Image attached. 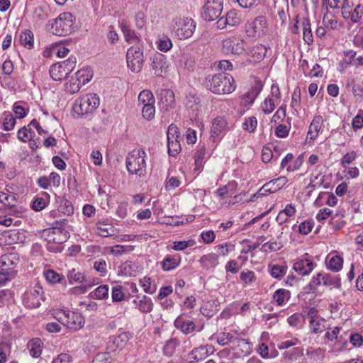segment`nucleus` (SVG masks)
Returning a JSON list of instances; mask_svg holds the SVG:
<instances>
[{
	"label": "nucleus",
	"mask_w": 363,
	"mask_h": 363,
	"mask_svg": "<svg viewBox=\"0 0 363 363\" xmlns=\"http://www.w3.org/2000/svg\"><path fill=\"white\" fill-rule=\"evenodd\" d=\"M323 123V118L321 116H315L312 120L308 131L307 133V139L309 138L311 141H313L318 136Z\"/></svg>",
	"instance_id": "a211bd4d"
},
{
	"label": "nucleus",
	"mask_w": 363,
	"mask_h": 363,
	"mask_svg": "<svg viewBox=\"0 0 363 363\" xmlns=\"http://www.w3.org/2000/svg\"><path fill=\"white\" fill-rule=\"evenodd\" d=\"M74 16L69 12H65L55 19L49 21L46 25V29L53 35L65 36L73 30Z\"/></svg>",
	"instance_id": "f03ea898"
},
{
	"label": "nucleus",
	"mask_w": 363,
	"mask_h": 363,
	"mask_svg": "<svg viewBox=\"0 0 363 363\" xmlns=\"http://www.w3.org/2000/svg\"><path fill=\"white\" fill-rule=\"evenodd\" d=\"M342 257H340V255H334L329 259L327 264V267L332 272H337L342 269Z\"/></svg>",
	"instance_id": "c756f323"
},
{
	"label": "nucleus",
	"mask_w": 363,
	"mask_h": 363,
	"mask_svg": "<svg viewBox=\"0 0 363 363\" xmlns=\"http://www.w3.org/2000/svg\"><path fill=\"white\" fill-rule=\"evenodd\" d=\"M228 130V125L226 120L221 116L217 117L212 121L211 138L214 143L218 142Z\"/></svg>",
	"instance_id": "4468645a"
},
{
	"label": "nucleus",
	"mask_w": 363,
	"mask_h": 363,
	"mask_svg": "<svg viewBox=\"0 0 363 363\" xmlns=\"http://www.w3.org/2000/svg\"><path fill=\"white\" fill-rule=\"evenodd\" d=\"M205 87L216 94H228L235 89L233 77L227 73L208 74L204 80Z\"/></svg>",
	"instance_id": "f257e3e1"
},
{
	"label": "nucleus",
	"mask_w": 363,
	"mask_h": 363,
	"mask_svg": "<svg viewBox=\"0 0 363 363\" xmlns=\"http://www.w3.org/2000/svg\"><path fill=\"white\" fill-rule=\"evenodd\" d=\"M208 356V350L206 347L201 346L194 349L189 354V363H196L206 359Z\"/></svg>",
	"instance_id": "aec40b11"
},
{
	"label": "nucleus",
	"mask_w": 363,
	"mask_h": 363,
	"mask_svg": "<svg viewBox=\"0 0 363 363\" xmlns=\"http://www.w3.org/2000/svg\"><path fill=\"white\" fill-rule=\"evenodd\" d=\"M0 202L8 207L16 206V199L13 195L0 191Z\"/></svg>",
	"instance_id": "79ce46f5"
},
{
	"label": "nucleus",
	"mask_w": 363,
	"mask_h": 363,
	"mask_svg": "<svg viewBox=\"0 0 363 363\" xmlns=\"http://www.w3.org/2000/svg\"><path fill=\"white\" fill-rule=\"evenodd\" d=\"M288 182V179L286 177H279L277 179H272L269 181V182H267V184H271V186H269V191L274 193L277 191L278 190L281 189Z\"/></svg>",
	"instance_id": "72a5a7b5"
},
{
	"label": "nucleus",
	"mask_w": 363,
	"mask_h": 363,
	"mask_svg": "<svg viewBox=\"0 0 363 363\" xmlns=\"http://www.w3.org/2000/svg\"><path fill=\"white\" fill-rule=\"evenodd\" d=\"M354 45L363 49V27L360 28L353 39Z\"/></svg>",
	"instance_id": "774afa93"
},
{
	"label": "nucleus",
	"mask_w": 363,
	"mask_h": 363,
	"mask_svg": "<svg viewBox=\"0 0 363 363\" xmlns=\"http://www.w3.org/2000/svg\"><path fill=\"white\" fill-rule=\"evenodd\" d=\"M172 26L177 38L185 40L192 36L196 29V23L191 18H176Z\"/></svg>",
	"instance_id": "0eeeda50"
},
{
	"label": "nucleus",
	"mask_w": 363,
	"mask_h": 363,
	"mask_svg": "<svg viewBox=\"0 0 363 363\" xmlns=\"http://www.w3.org/2000/svg\"><path fill=\"white\" fill-rule=\"evenodd\" d=\"M316 264L307 258H301L294 263L293 269L301 276L308 275Z\"/></svg>",
	"instance_id": "dca6fc26"
},
{
	"label": "nucleus",
	"mask_w": 363,
	"mask_h": 363,
	"mask_svg": "<svg viewBox=\"0 0 363 363\" xmlns=\"http://www.w3.org/2000/svg\"><path fill=\"white\" fill-rule=\"evenodd\" d=\"M322 281L323 285L325 286H330L335 289L341 288V279L338 275L333 276L330 274L324 272Z\"/></svg>",
	"instance_id": "bb28decb"
},
{
	"label": "nucleus",
	"mask_w": 363,
	"mask_h": 363,
	"mask_svg": "<svg viewBox=\"0 0 363 363\" xmlns=\"http://www.w3.org/2000/svg\"><path fill=\"white\" fill-rule=\"evenodd\" d=\"M151 67L156 76L162 77L167 72L168 64L164 55L156 52L151 57Z\"/></svg>",
	"instance_id": "2eb2a0df"
},
{
	"label": "nucleus",
	"mask_w": 363,
	"mask_h": 363,
	"mask_svg": "<svg viewBox=\"0 0 363 363\" xmlns=\"http://www.w3.org/2000/svg\"><path fill=\"white\" fill-rule=\"evenodd\" d=\"M20 42L24 47L30 49L33 46V34L30 30H26L20 35Z\"/></svg>",
	"instance_id": "58836bf2"
},
{
	"label": "nucleus",
	"mask_w": 363,
	"mask_h": 363,
	"mask_svg": "<svg viewBox=\"0 0 363 363\" xmlns=\"http://www.w3.org/2000/svg\"><path fill=\"white\" fill-rule=\"evenodd\" d=\"M82 84L77 80V79H72L69 82L65 84V90L69 94L77 93L81 88Z\"/></svg>",
	"instance_id": "de8ad7c7"
},
{
	"label": "nucleus",
	"mask_w": 363,
	"mask_h": 363,
	"mask_svg": "<svg viewBox=\"0 0 363 363\" xmlns=\"http://www.w3.org/2000/svg\"><path fill=\"white\" fill-rule=\"evenodd\" d=\"M267 53V48L262 44H258L253 46L248 56L250 60L253 62H258L264 59Z\"/></svg>",
	"instance_id": "412c9836"
},
{
	"label": "nucleus",
	"mask_w": 363,
	"mask_h": 363,
	"mask_svg": "<svg viewBox=\"0 0 363 363\" xmlns=\"http://www.w3.org/2000/svg\"><path fill=\"white\" fill-rule=\"evenodd\" d=\"M223 10V0H205L201 16L207 21L217 19Z\"/></svg>",
	"instance_id": "9b49d317"
},
{
	"label": "nucleus",
	"mask_w": 363,
	"mask_h": 363,
	"mask_svg": "<svg viewBox=\"0 0 363 363\" xmlns=\"http://www.w3.org/2000/svg\"><path fill=\"white\" fill-rule=\"evenodd\" d=\"M363 16V6L360 4L356 6L354 9H351L349 12V16L343 17L346 20H350L352 23H355L359 21Z\"/></svg>",
	"instance_id": "473e14b6"
},
{
	"label": "nucleus",
	"mask_w": 363,
	"mask_h": 363,
	"mask_svg": "<svg viewBox=\"0 0 363 363\" xmlns=\"http://www.w3.org/2000/svg\"><path fill=\"white\" fill-rule=\"evenodd\" d=\"M245 41L238 36H230L223 41V50L225 53L240 55L245 52Z\"/></svg>",
	"instance_id": "ddd939ff"
},
{
	"label": "nucleus",
	"mask_w": 363,
	"mask_h": 363,
	"mask_svg": "<svg viewBox=\"0 0 363 363\" xmlns=\"http://www.w3.org/2000/svg\"><path fill=\"white\" fill-rule=\"evenodd\" d=\"M45 277L47 281L51 284L60 283L65 279L62 275L51 269L45 272Z\"/></svg>",
	"instance_id": "c03bdc74"
},
{
	"label": "nucleus",
	"mask_w": 363,
	"mask_h": 363,
	"mask_svg": "<svg viewBox=\"0 0 363 363\" xmlns=\"http://www.w3.org/2000/svg\"><path fill=\"white\" fill-rule=\"evenodd\" d=\"M324 274V272H319L316 274V275L313 276L308 284V286L311 289H315L318 286L323 284L322 278Z\"/></svg>",
	"instance_id": "338daca9"
},
{
	"label": "nucleus",
	"mask_w": 363,
	"mask_h": 363,
	"mask_svg": "<svg viewBox=\"0 0 363 363\" xmlns=\"http://www.w3.org/2000/svg\"><path fill=\"white\" fill-rule=\"evenodd\" d=\"M146 153L143 150H133L126 158V167L129 173L139 177L146 174Z\"/></svg>",
	"instance_id": "39448f33"
},
{
	"label": "nucleus",
	"mask_w": 363,
	"mask_h": 363,
	"mask_svg": "<svg viewBox=\"0 0 363 363\" xmlns=\"http://www.w3.org/2000/svg\"><path fill=\"white\" fill-rule=\"evenodd\" d=\"M96 233L105 238L111 236L115 233V228L111 223L99 222L96 226Z\"/></svg>",
	"instance_id": "393cba45"
},
{
	"label": "nucleus",
	"mask_w": 363,
	"mask_h": 363,
	"mask_svg": "<svg viewBox=\"0 0 363 363\" xmlns=\"http://www.w3.org/2000/svg\"><path fill=\"white\" fill-rule=\"evenodd\" d=\"M240 279L244 282V284H249L252 282H254L256 279V277L254 272L247 270L242 271L240 273Z\"/></svg>",
	"instance_id": "6e6d98bb"
},
{
	"label": "nucleus",
	"mask_w": 363,
	"mask_h": 363,
	"mask_svg": "<svg viewBox=\"0 0 363 363\" xmlns=\"http://www.w3.org/2000/svg\"><path fill=\"white\" fill-rule=\"evenodd\" d=\"M296 210L295 206L294 204H292V203L288 204L286 206L285 208L279 213L277 219L282 220L283 214H284L285 216H286L288 217H291L296 213Z\"/></svg>",
	"instance_id": "0e129e2a"
},
{
	"label": "nucleus",
	"mask_w": 363,
	"mask_h": 363,
	"mask_svg": "<svg viewBox=\"0 0 363 363\" xmlns=\"http://www.w3.org/2000/svg\"><path fill=\"white\" fill-rule=\"evenodd\" d=\"M181 262L179 256L167 255L161 262V267L164 271H170L177 268Z\"/></svg>",
	"instance_id": "a878e982"
},
{
	"label": "nucleus",
	"mask_w": 363,
	"mask_h": 363,
	"mask_svg": "<svg viewBox=\"0 0 363 363\" xmlns=\"http://www.w3.org/2000/svg\"><path fill=\"white\" fill-rule=\"evenodd\" d=\"M167 143L172 141H178L180 138V134L178 131V128L173 124H171L167 132Z\"/></svg>",
	"instance_id": "49530a36"
},
{
	"label": "nucleus",
	"mask_w": 363,
	"mask_h": 363,
	"mask_svg": "<svg viewBox=\"0 0 363 363\" xmlns=\"http://www.w3.org/2000/svg\"><path fill=\"white\" fill-rule=\"evenodd\" d=\"M172 47V40L167 38L164 37L159 40L157 43V48L163 52H167Z\"/></svg>",
	"instance_id": "864d4df0"
},
{
	"label": "nucleus",
	"mask_w": 363,
	"mask_h": 363,
	"mask_svg": "<svg viewBox=\"0 0 363 363\" xmlns=\"http://www.w3.org/2000/svg\"><path fill=\"white\" fill-rule=\"evenodd\" d=\"M126 61L128 67L133 72L138 73L141 71L144 57L143 52L140 45H132L128 48L126 53Z\"/></svg>",
	"instance_id": "6e6552de"
},
{
	"label": "nucleus",
	"mask_w": 363,
	"mask_h": 363,
	"mask_svg": "<svg viewBox=\"0 0 363 363\" xmlns=\"http://www.w3.org/2000/svg\"><path fill=\"white\" fill-rule=\"evenodd\" d=\"M75 59L69 58L61 62L52 65L50 69V74L55 81H61L73 70L75 67Z\"/></svg>",
	"instance_id": "1a4fd4ad"
},
{
	"label": "nucleus",
	"mask_w": 363,
	"mask_h": 363,
	"mask_svg": "<svg viewBox=\"0 0 363 363\" xmlns=\"http://www.w3.org/2000/svg\"><path fill=\"white\" fill-rule=\"evenodd\" d=\"M67 277L69 279V283H72V281L82 283L85 281V277L84 275L76 271L75 269H72V270L69 271Z\"/></svg>",
	"instance_id": "8fccbe9b"
},
{
	"label": "nucleus",
	"mask_w": 363,
	"mask_h": 363,
	"mask_svg": "<svg viewBox=\"0 0 363 363\" xmlns=\"http://www.w3.org/2000/svg\"><path fill=\"white\" fill-rule=\"evenodd\" d=\"M138 306L141 312L149 313L152 310L153 303L149 297L144 295L141 299H139Z\"/></svg>",
	"instance_id": "e433bc0d"
},
{
	"label": "nucleus",
	"mask_w": 363,
	"mask_h": 363,
	"mask_svg": "<svg viewBox=\"0 0 363 363\" xmlns=\"http://www.w3.org/2000/svg\"><path fill=\"white\" fill-rule=\"evenodd\" d=\"M160 101L163 108L168 110L174 106V94L172 90L164 89L160 93Z\"/></svg>",
	"instance_id": "5701e85b"
},
{
	"label": "nucleus",
	"mask_w": 363,
	"mask_h": 363,
	"mask_svg": "<svg viewBox=\"0 0 363 363\" xmlns=\"http://www.w3.org/2000/svg\"><path fill=\"white\" fill-rule=\"evenodd\" d=\"M263 88V82L261 79L257 77H255L254 79V83L252 85L251 89L249 90L251 93H252L254 96L257 97Z\"/></svg>",
	"instance_id": "e2e57ef3"
},
{
	"label": "nucleus",
	"mask_w": 363,
	"mask_h": 363,
	"mask_svg": "<svg viewBox=\"0 0 363 363\" xmlns=\"http://www.w3.org/2000/svg\"><path fill=\"white\" fill-rule=\"evenodd\" d=\"M290 292L284 289H279L277 290L274 295L273 299L278 306H282L286 299L289 298Z\"/></svg>",
	"instance_id": "4c0bfd02"
},
{
	"label": "nucleus",
	"mask_w": 363,
	"mask_h": 363,
	"mask_svg": "<svg viewBox=\"0 0 363 363\" xmlns=\"http://www.w3.org/2000/svg\"><path fill=\"white\" fill-rule=\"evenodd\" d=\"M43 289L40 286H35L33 289L26 291L22 296L23 306L30 309L37 308L43 300Z\"/></svg>",
	"instance_id": "9d476101"
},
{
	"label": "nucleus",
	"mask_w": 363,
	"mask_h": 363,
	"mask_svg": "<svg viewBox=\"0 0 363 363\" xmlns=\"http://www.w3.org/2000/svg\"><path fill=\"white\" fill-rule=\"evenodd\" d=\"M267 29V21L265 17L259 16L254 20L248 22L245 26V32L248 37L259 38L263 36Z\"/></svg>",
	"instance_id": "f8f14e48"
},
{
	"label": "nucleus",
	"mask_w": 363,
	"mask_h": 363,
	"mask_svg": "<svg viewBox=\"0 0 363 363\" xmlns=\"http://www.w3.org/2000/svg\"><path fill=\"white\" fill-rule=\"evenodd\" d=\"M275 108L274 100L271 97L265 99L264 101L262 104V109L266 114L271 113Z\"/></svg>",
	"instance_id": "5fc2aeb1"
},
{
	"label": "nucleus",
	"mask_w": 363,
	"mask_h": 363,
	"mask_svg": "<svg viewBox=\"0 0 363 363\" xmlns=\"http://www.w3.org/2000/svg\"><path fill=\"white\" fill-rule=\"evenodd\" d=\"M199 262L203 269H209L218 264V255L215 253H209L203 255L199 259Z\"/></svg>",
	"instance_id": "4be33fe9"
},
{
	"label": "nucleus",
	"mask_w": 363,
	"mask_h": 363,
	"mask_svg": "<svg viewBox=\"0 0 363 363\" xmlns=\"http://www.w3.org/2000/svg\"><path fill=\"white\" fill-rule=\"evenodd\" d=\"M59 228L45 229L42 232L41 237L48 242L47 249L50 252H60L62 250L60 246L69 238L67 230Z\"/></svg>",
	"instance_id": "20e7f679"
},
{
	"label": "nucleus",
	"mask_w": 363,
	"mask_h": 363,
	"mask_svg": "<svg viewBox=\"0 0 363 363\" xmlns=\"http://www.w3.org/2000/svg\"><path fill=\"white\" fill-rule=\"evenodd\" d=\"M303 354V348L296 347L293 348L291 350L286 351L284 353V357L289 361H292L294 359H296L298 357H301Z\"/></svg>",
	"instance_id": "a19ab883"
},
{
	"label": "nucleus",
	"mask_w": 363,
	"mask_h": 363,
	"mask_svg": "<svg viewBox=\"0 0 363 363\" xmlns=\"http://www.w3.org/2000/svg\"><path fill=\"white\" fill-rule=\"evenodd\" d=\"M257 125V120L255 116H250L245 118L243 123V129L250 133H253Z\"/></svg>",
	"instance_id": "09e8293b"
},
{
	"label": "nucleus",
	"mask_w": 363,
	"mask_h": 363,
	"mask_svg": "<svg viewBox=\"0 0 363 363\" xmlns=\"http://www.w3.org/2000/svg\"><path fill=\"white\" fill-rule=\"evenodd\" d=\"M174 326L181 330L184 334H189L192 333L196 328L194 323L190 320H185L182 315H179L174 320Z\"/></svg>",
	"instance_id": "6ab92c4d"
},
{
	"label": "nucleus",
	"mask_w": 363,
	"mask_h": 363,
	"mask_svg": "<svg viewBox=\"0 0 363 363\" xmlns=\"http://www.w3.org/2000/svg\"><path fill=\"white\" fill-rule=\"evenodd\" d=\"M141 286L143 288L145 292L147 294H154L156 291V286H151L150 278L144 277L143 280H140Z\"/></svg>",
	"instance_id": "052dcab7"
},
{
	"label": "nucleus",
	"mask_w": 363,
	"mask_h": 363,
	"mask_svg": "<svg viewBox=\"0 0 363 363\" xmlns=\"http://www.w3.org/2000/svg\"><path fill=\"white\" fill-rule=\"evenodd\" d=\"M139 104L143 106L155 104V99L152 93L149 90H143L138 95Z\"/></svg>",
	"instance_id": "7c9ffc66"
},
{
	"label": "nucleus",
	"mask_w": 363,
	"mask_h": 363,
	"mask_svg": "<svg viewBox=\"0 0 363 363\" xmlns=\"http://www.w3.org/2000/svg\"><path fill=\"white\" fill-rule=\"evenodd\" d=\"M84 324V317L78 313L70 311L67 313L65 325L68 328L77 330L82 328Z\"/></svg>",
	"instance_id": "f3484780"
},
{
	"label": "nucleus",
	"mask_w": 363,
	"mask_h": 363,
	"mask_svg": "<svg viewBox=\"0 0 363 363\" xmlns=\"http://www.w3.org/2000/svg\"><path fill=\"white\" fill-rule=\"evenodd\" d=\"M323 24L326 28L337 29L339 26L337 18L332 13L327 12L323 18Z\"/></svg>",
	"instance_id": "f704fd0d"
},
{
	"label": "nucleus",
	"mask_w": 363,
	"mask_h": 363,
	"mask_svg": "<svg viewBox=\"0 0 363 363\" xmlns=\"http://www.w3.org/2000/svg\"><path fill=\"white\" fill-rule=\"evenodd\" d=\"M48 204V201L43 197H36L32 204V208L35 211L43 210Z\"/></svg>",
	"instance_id": "69168bd1"
},
{
	"label": "nucleus",
	"mask_w": 363,
	"mask_h": 363,
	"mask_svg": "<svg viewBox=\"0 0 363 363\" xmlns=\"http://www.w3.org/2000/svg\"><path fill=\"white\" fill-rule=\"evenodd\" d=\"M3 118V128L4 130L9 131L12 130L16 124V119L9 112H4Z\"/></svg>",
	"instance_id": "ea45409f"
},
{
	"label": "nucleus",
	"mask_w": 363,
	"mask_h": 363,
	"mask_svg": "<svg viewBox=\"0 0 363 363\" xmlns=\"http://www.w3.org/2000/svg\"><path fill=\"white\" fill-rule=\"evenodd\" d=\"M303 40L310 45L313 43V34L311 28V23L308 18H304L302 21Z\"/></svg>",
	"instance_id": "c9c22d12"
},
{
	"label": "nucleus",
	"mask_w": 363,
	"mask_h": 363,
	"mask_svg": "<svg viewBox=\"0 0 363 363\" xmlns=\"http://www.w3.org/2000/svg\"><path fill=\"white\" fill-rule=\"evenodd\" d=\"M121 30L128 43L134 44L133 45H139L138 43L140 42V39L134 30L125 25H122Z\"/></svg>",
	"instance_id": "cd10ccee"
},
{
	"label": "nucleus",
	"mask_w": 363,
	"mask_h": 363,
	"mask_svg": "<svg viewBox=\"0 0 363 363\" xmlns=\"http://www.w3.org/2000/svg\"><path fill=\"white\" fill-rule=\"evenodd\" d=\"M93 77V72L89 67L82 68L76 73V79L82 85L89 82Z\"/></svg>",
	"instance_id": "c85d7f7f"
},
{
	"label": "nucleus",
	"mask_w": 363,
	"mask_h": 363,
	"mask_svg": "<svg viewBox=\"0 0 363 363\" xmlns=\"http://www.w3.org/2000/svg\"><path fill=\"white\" fill-rule=\"evenodd\" d=\"M108 288L106 285H101L97 287L90 295L92 298L97 299H104L108 297Z\"/></svg>",
	"instance_id": "37998d69"
},
{
	"label": "nucleus",
	"mask_w": 363,
	"mask_h": 363,
	"mask_svg": "<svg viewBox=\"0 0 363 363\" xmlns=\"http://www.w3.org/2000/svg\"><path fill=\"white\" fill-rule=\"evenodd\" d=\"M30 354L34 357H39L42 353L43 342L39 338L30 340L27 345Z\"/></svg>",
	"instance_id": "b1692460"
},
{
	"label": "nucleus",
	"mask_w": 363,
	"mask_h": 363,
	"mask_svg": "<svg viewBox=\"0 0 363 363\" xmlns=\"http://www.w3.org/2000/svg\"><path fill=\"white\" fill-rule=\"evenodd\" d=\"M286 267L274 264L271 267L270 274L276 279H281L286 272Z\"/></svg>",
	"instance_id": "a18cd8bd"
},
{
	"label": "nucleus",
	"mask_w": 363,
	"mask_h": 363,
	"mask_svg": "<svg viewBox=\"0 0 363 363\" xmlns=\"http://www.w3.org/2000/svg\"><path fill=\"white\" fill-rule=\"evenodd\" d=\"M19 263L16 253L4 254L0 257V284H5L15 278L17 271L15 269Z\"/></svg>",
	"instance_id": "7ed1b4c3"
},
{
	"label": "nucleus",
	"mask_w": 363,
	"mask_h": 363,
	"mask_svg": "<svg viewBox=\"0 0 363 363\" xmlns=\"http://www.w3.org/2000/svg\"><path fill=\"white\" fill-rule=\"evenodd\" d=\"M99 101L97 94L88 93L77 99L72 108L78 115L91 113L99 106Z\"/></svg>",
	"instance_id": "423d86ee"
},
{
	"label": "nucleus",
	"mask_w": 363,
	"mask_h": 363,
	"mask_svg": "<svg viewBox=\"0 0 363 363\" xmlns=\"http://www.w3.org/2000/svg\"><path fill=\"white\" fill-rule=\"evenodd\" d=\"M199 98L196 94H189L186 96L184 106L187 109L196 111L199 109Z\"/></svg>",
	"instance_id": "2f4dec72"
},
{
	"label": "nucleus",
	"mask_w": 363,
	"mask_h": 363,
	"mask_svg": "<svg viewBox=\"0 0 363 363\" xmlns=\"http://www.w3.org/2000/svg\"><path fill=\"white\" fill-rule=\"evenodd\" d=\"M168 153L170 156H176L181 151L179 140L167 143Z\"/></svg>",
	"instance_id": "13d9d810"
},
{
	"label": "nucleus",
	"mask_w": 363,
	"mask_h": 363,
	"mask_svg": "<svg viewBox=\"0 0 363 363\" xmlns=\"http://www.w3.org/2000/svg\"><path fill=\"white\" fill-rule=\"evenodd\" d=\"M313 221L306 220L300 223L298 231L302 235H308L313 228Z\"/></svg>",
	"instance_id": "4d7b16f0"
},
{
	"label": "nucleus",
	"mask_w": 363,
	"mask_h": 363,
	"mask_svg": "<svg viewBox=\"0 0 363 363\" xmlns=\"http://www.w3.org/2000/svg\"><path fill=\"white\" fill-rule=\"evenodd\" d=\"M112 358L109 353L101 352L95 356L93 363H111Z\"/></svg>",
	"instance_id": "680f3d73"
},
{
	"label": "nucleus",
	"mask_w": 363,
	"mask_h": 363,
	"mask_svg": "<svg viewBox=\"0 0 363 363\" xmlns=\"http://www.w3.org/2000/svg\"><path fill=\"white\" fill-rule=\"evenodd\" d=\"M134 250V247L132 245H117L111 248V253L114 255H121L125 252H132Z\"/></svg>",
	"instance_id": "3c124183"
},
{
	"label": "nucleus",
	"mask_w": 363,
	"mask_h": 363,
	"mask_svg": "<svg viewBox=\"0 0 363 363\" xmlns=\"http://www.w3.org/2000/svg\"><path fill=\"white\" fill-rule=\"evenodd\" d=\"M195 242L192 240H189L186 241H177L173 242L172 249L174 250H184L188 247L193 246Z\"/></svg>",
	"instance_id": "bf43d9fd"
},
{
	"label": "nucleus",
	"mask_w": 363,
	"mask_h": 363,
	"mask_svg": "<svg viewBox=\"0 0 363 363\" xmlns=\"http://www.w3.org/2000/svg\"><path fill=\"white\" fill-rule=\"evenodd\" d=\"M155 113V104L143 106L142 108V115L144 118L151 120L154 118Z\"/></svg>",
	"instance_id": "603ef678"
}]
</instances>
